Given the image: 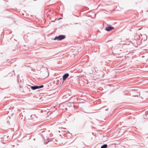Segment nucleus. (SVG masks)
I'll return each instance as SVG.
<instances>
[{"label": "nucleus", "mask_w": 148, "mask_h": 148, "mask_svg": "<svg viewBox=\"0 0 148 148\" xmlns=\"http://www.w3.org/2000/svg\"><path fill=\"white\" fill-rule=\"evenodd\" d=\"M30 88L32 90H35L36 89H39L41 88L44 87L43 85H41L40 86L35 85V86H30Z\"/></svg>", "instance_id": "3"}, {"label": "nucleus", "mask_w": 148, "mask_h": 148, "mask_svg": "<svg viewBox=\"0 0 148 148\" xmlns=\"http://www.w3.org/2000/svg\"><path fill=\"white\" fill-rule=\"evenodd\" d=\"M32 115H31L30 118L27 120V123L31 125H33L36 124V122L34 118L32 117Z\"/></svg>", "instance_id": "1"}, {"label": "nucleus", "mask_w": 148, "mask_h": 148, "mask_svg": "<svg viewBox=\"0 0 148 148\" xmlns=\"http://www.w3.org/2000/svg\"><path fill=\"white\" fill-rule=\"evenodd\" d=\"M63 97L64 98H66V97H65V96H64Z\"/></svg>", "instance_id": "13"}, {"label": "nucleus", "mask_w": 148, "mask_h": 148, "mask_svg": "<svg viewBox=\"0 0 148 148\" xmlns=\"http://www.w3.org/2000/svg\"><path fill=\"white\" fill-rule=\"evenodd\" d=\"M78 24V23H75V24Z\"/></svg>", "instance_id": "16"}, {"label": "nucleus", "mask_w": 148, "mask_h": 148, "mask_svg": "<svg viewBox=\"0 0 148 148\" xmlns=\"http://www.w3.org/2000/svg\"><path fill=\"white\" fill-rule=\"evenodd\" d=\"M139 37L140 38V36H139Z\"/></svg>", "instance_id": "18"}, {"label": "nucleus", "mask_w": 148, "mask_h": 148, "mask_svg": "<svg viewBox=\"0 0 148 148\" xmlns=\"http://www.w3.org/2000/svg\"><path fill=\"white\" fill-rule=\"evenodd\" d=\"M114 29V27L111 26H109L106 27L105 29L106 31L109 32Z\"/></svg>", "instance_id": "4"}, {"label": "nucleus", "mask_w": 148, "mask_h": 148, "mask_svg": "<svg viewBox=\"0 0 148 148\" xmlns=\"http://www.w3.org/2000/svg\"><path fill=\"white\" fill-rule=\"evenodd\" d=\"M45 144H46V143H45Z\"/></svg>", "instance_id": "19"}, {"label": "nucleus", "mask_w": 148, "mask_h": 148, "mask_svg": "<svg viewBox=\"0 0 148 148\" xmlns=\"http://www.w3.org/2000/svg\"><path fill=\"white\" fill-rule=\"evenodd\" d=\"M106 110H108V109H106Z\"/></svg>", "instance_id": "17"}, {"label": "nucleus", "mask_w": 148, "mask_h": 148, "mask_svg": "<svg viewBox=\"0 0 148 148\" xmlns=\"http://www.w3.org/2000/svg\"><path fill=\"white\" fill-rule=\"evenodd\" d=\"M69 74L68 73L64 74L62 77V80L63 81L65 80L69 76Z\"/></svg>", "instance_id": "5"}, {"label": "nucleus", "mask_w": 148, "mask_h": 148, "mask_svg": "<svg viewBox=\"0 0 148 148\" xmlns=\"http://www.w3.org/2000/svg\"><path fill=\"white\" fill-rule=\"evenodd\" d=\"M62 18L60 17V18H58V20H59L62 19Z\"/></svg>", "instance_id": "10"}, {"label": "nucleus", "mask_w": 148, "mask_h": 148, "mask_svg": "<svg viewBox=\"0 0 148 148\" xmlns=\"http://www.w3.org/2000/svg\"><path fill=\"white\" fill-rule=\"evenodd\" d=\"M107 146V145L105 144L101 146V148H106Z\"/></svg>", "instance_id": "7"}, {"label": "nucleus", "mask_w": 148, "mask_h": 148, "mask_svg": "<svg viewBox=\"0 0 148 148\" xmlns=\"http://www.w3.org/2000/svg\"><path fill=\"white\" fill-rule=\"evenodd\" d=\"M75 106H73L74 107H75Z\"/></svg>", "instance_id": "15"}, {"label": "nucleus", "mask_w": 148, "mask_h": 148, "mask_svg": "<svg viewBox=\"0 0 148 148\" xmlns=\"http://www.w3.org/2000/svg\"><path fill=\"white\" fill-rule=\"evenodd\" d=\"M6 98H9V97H7V98H6V97H4V99H5Z\"/></svg>", "instance_id": "12"}, {"label": "nucleus", "mask_w": 148, "mask_h": 148, "mask_svg": "<svg viewBox=\"0 0 148 148\" xmlns=\"http://www.w3.org/2000/svg\"><path fill=\"white\" fill-rule=\"evenodd\" d=\"M143 36H144V37H145L146 38V39H147V36L145 35H144Z\"/></svg>", "instance_id": "8"}, {"label": "nucleus", "mask_w": 148, "mask_h": 148, "mask_svg": "<svg viewBox=\"0 0 148 148\" xmlns=\"http://www.w3.org/2000/svg\"><path fill=\"white\" fill-rule=\"evenodd\" d=\"M136 43L138 45V44H137V41L136 40Z\"/></svg>", "instance_id": "14"}, {"label": "nucleus", "mask_w": 148, "mask_h": 148, "mask_svg": "<svg viewBox=\"0 0 148 148\" xmlns=\"http://www.w3.org/2000/svg\"><path fill=\"white\" fill-rule=\"evenodd\" d=\"M73 98H75V97H71V100L72 99H73Z\"/></svg>", "instance_id": "11"}, {"label": "nucleus", "mask_w": 148, "mask_h": 148, "mask_svg": "<svg viewBox=\"0 0 148 148\" xmlns=\"http://www.w3.org/2000/svg\"><path fill=\"white\" fill-rule=\"evenodd\" d=\"M2 140H3V139L2 138H0V141H1Z\"/></svg>", "instance_id": "9"}, {"label": "nucleus", "mask_w": 148, "mask_h": 148, "mask_svg": "<svg viewBox=\"0 0 148 148\" xmlns=\"http://www.w3.org/2000/svg\"><path fill=\"white\" fill-rule=\"evenodd\" d=\"M66 36L65 35H60L58 36H56L54 39V40H60L64 39L65 38Z\"/></svg>", "instance_id": "2"}, {"label": "nucleus", "mask_w": 148, "mask_h": 148, "mask_svg": "<svg viewBox=\"0 0 148 148\" xmlns=\"http://www.w3.org/2000/svg\"><path fill=\"white\" fill-rule=\"evenodd\" d=\"M8 137L7 136H4L2 138L3 139V140H5V141H6L8 140Z\"/></svg>", "instance_id": "6"}]
</instances>
